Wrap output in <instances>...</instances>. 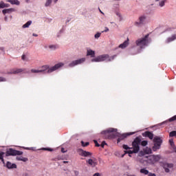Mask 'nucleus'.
Here are the masks:
<instances>
[{
	"mask_svg": "<svg viewBox=\"0 0 176 176\" xmlns=\"http://www.w3.org/2000/svg\"><path fill=\"white\" fill-rule=\"evenodd\" d=\"M137 162H139V163L144 164V163L146 162V160H145V158H144L143 157H138Z\"/></svg>",
	"mask_w": 176,
	"mask_h": 176,
	"instance_id": "25",
	"label": "nucleus"
},
{
	"mask_svg": "<svg viewBox=\"0 0 176 176\" xmlns=\"http://www.w3.org/2000/svg\"><path fill=\"white\" fill-rule=\"evenodd\" d=\"M116 131H118L117 129L109 128L108 129L102 131L101 134L104 135V138L112 140V138H115V137H120L119 133H116ZM113 133H116V135Z\"/></svg>",
	"mask_w": 176,
	"mask_h": 176,
	"instance_id": "3",
	"label": "nucleus"
},
{
	"mask_svg": "<svg viewBox=\"0 0 176 176\" xmlns=\"http://www.w3.org/2000/svg\"><path fill=\"white\" fill-rule=\"evenodd\" d=\"M169 137H176V131H173L169 133Z\"/></svg>",
	"mask_w": 176,
	"mask_h": 176,
	"instance_id": "34",
	"label": "nucleus"
},
{
	"mask_svg": "<svg viewBox=\"0 0 176 176\" xmlns=\"http://www.w3.org/2000/svg\"><path fill=\"white\" fill-rule=\"evenodd\" d=\"M145 136L146 137H148V138H150V140H153V133L149 132V131H146L145 132Z\"/></svg>",
	"mask_w": 176,
	"mask_h": 176,
	"instance_id": "27",
	"label": "nucleus"
},
{
	"mask_svg": "<svg viewBox=\"0 0 176 176\" xmlns=\"http://www.w3.org/2000/svg\"><path fill=\"white\" fill-rule=\"evenodd\" d=\"M0 30H1V26H0Z\"/></svg>",
	"mask_w": 176,
	"mask_h": 176,
	"instance_id": "64",
	"label": "nucleus"
},
{
	"mask_svg": "<svg viewBox=\"0 0 176 176\" xmlns=\"http://www.w3.org/2000/svg\"><path fill=\"white\" fill-rule=\"evenodd\" d=\"M129 45H130V39L127 37L126 40L119 45V47L120 49H126Z\"/></svg>",
	"mask_w": 176,
	"mask_h": 176,
	"instance_id": "14",
	"label": "nucleus"
},
{
	"mask_svg": "<svg viewBox=\"0 0 176 176\" xmlns=\"http://www.w3.org/2000/svg\"><path fill=\"white\" fill-rule=\"evenodd\" d=\"M23 71H24V69H12L10 72H8V74H20V72H23Z\"/></svg>",
	"mask_w": 176,
	"mask_h": 176,
	"instance_id": "18",
	"label": "nucleus"
},
{
	"mask_svg": "<svg viewBox=\"0 0 176 176\" xmlns=\"http://www.w3.org/2000/svg\"><path fill=\"white\" fill-rule=\"evenodd\" d=\"M86 61V58H81L72 61L69 65L68 67L72 68L74 67H76V65H79L80 64H83Z\"/></svg>",
	"mask_w": 176,
	"mask_h": 176,
	"instance_id": "9",
	"label": "nucleus"
},
{
	"mask_svg": "<svg viewBox=\"0 0 176 176\" xmlns=\"http://www.w3.org/2000/svg\"><path fill=\"white\" fill-rule=\"evenodd\" d=\"M174 120H176V115L170 118H169V122H174Z\"/></svg>",
	"mask_w": 176,
	"mask_h": 176,
	"instance_id": "39",
	"label": "nucleus"
},
{
	"mask_svg": "<svg viewBox=\"0 0 176 176\" xmlns=\"http://www.w3.org/2000/svg\"><path fill=\"white\" fill-rule=\"evenodd\" d=\"M6 167L7 168H17V165H16V164H12V162H7L6 164Z\"/></svg>",
	"mask_w": 176,
	"mask_h": 176,
	"instance_id": "17",
	"label": "nucleus"
},
{
	"mask_svg": "<svg viewBox=\"0 0 176 176\" xmlns=\"http://www.w3.org/2000/svg\"><path fill=\"white\" fill-rule=\"evenodd\" d=\"M148 176H156V174L152 173H149V172H148Z\"/></svg>",
	"mask_w": 176,
	"mask_h": 176,
	"instance_id": "44",
	"label": "nucleus"
},
{
	"mask_svg": "<svg viewBox=\"0 0 176 176\" xmlns=\"http://www.w3.org/2000/svg\"><path fill=\"white\" fill-rule=\"evenodd\" d=\"M170 144L174 147V140L173 139L169 140Z\"/></svg>",
	"mask_w": 176,
	"mask_h": 176,
	"instance_id": "40",
	"label": "nucleus"
},
{
	"mask_svg": "<svg viewBox=\"0 0 176 176\" xmlns=\"http://www.w3.org/2000/svg\"><path fill=\"white\" fill-rule=\"evenodd\" d=\"M23 175L24 176H28V173H24Z\"/></svg>",
	"mask_w": 176,
	"mask_h": 176,
	"instance_id": "59",
	"label": "nucleus"
},
{
	"mask_svg": "<svg viewBox=\"0 0 176 176\" xmlns=\"http://www.w3.org/2000/svg\"><path fill=\"white\" fill-rule=\"evenodd\" d=\"M4 20H5V21L7 22V21H8V16H6L4 17Z\"/></svg>",
	"mask_w": 176,
	"mask_h": 176,
	"instance_id": "54",
	"label": "nucleus"
},
{
	"mask_svg": "<svg viewBox=\"0 0 176 176\" xmlns=\"http://www.w3.org/2000/svg\"><path fill=\"white\" fill-rule=\"evenodd\" d=\"M14 12V8H8L2 10L3 14H6L7 13H12Z\"/></svg>",
	"mask_w": 176,
	"mask_h": 176,
	"instance_id": "21",
	"label": "nucleus"
},
{
	"mask_svg": "<svg viewBox=\"0 0 176 176\" xmlns=\"http://www.w3.org/2000/svg\"><path fill=\"white\" fill-rule=\"evenodd\" d=\"M125 154L128 153L129 155H132V153H137L135 152H134V150H129V151H125Z\"/></svg>",
	"mask_w": 176,
	"mask_h": 176,
	"instance_id": "33",
	"label": "nucleus"
},
{
	"mask_svg": "<svg viewBox=\"0 0 176 176\" xmlns=\"http://www.w3.org/2000/svg\"><path fill=\"white\" fill-rule=\"evenodd\" d=\"M87 56L93 57L91 60V63H102V61H112L116 57V55L109 57L108 54L100 55L96 57V52L91 49L87 50Z\"/></svg>",
	"mask_w": 176,
	"mask_h": 176,
	"instance_id": "1",
	"label": "nucleus"
},
{
	"mask_svg": "<svg viewBox=\"0 0 176 176\" xmlns=\"http://www.w3.org/2000/svg\"><path fill=\"white\" fill-rule=\"evenodd\" d=\"M165 3H166V0H162L161 1L159 2V6H160V8H163Z\"/></svg>",
	"mask_w": 176,
	"mask_h": 176,
	"instance_id": "32",
	"label": "nucleus"
},
{
	"mask_svg": "<svg viewBox=\"0 0 176 176\" xmlns=\"http://www.w3.org/2000/svg\"><path fill=\"white\" fill-rule=\"evenodd\" d=\"M141 145H142V146H146V145H148V141H146V140L142 141V142H141Z\"/></svg>",
	"mask_w": 176,
	"mask_h": 176,
	"instance_id": "36",
	"label": "nucleus"
},
{
	"mask_svg": "<svg viewBox=\"0 0 176 176\" xmlns=\"http://www.w3.org/2000/svg\"><path fill=\"white\" fill-rule=\"evenodd\" d=\"M124 157V154L122 155V157Z\"/></svg>",
	"mask_w": 176,
	"mask_h": 176,
	"instance_id": "62",
	"label": "nucleus"
},
{
	"mask_svg": "<svg viewBox=\"0 0 176 176\" xmlns=\"http://www.w3.org/2000/svg\"><path fill=\"white\" fill-rule=\"evenodd\" d=\"M58 1V0H54V2L55 3H57Z\"/></svg>",
	"mask_w": 176,
	"mask_h": 176,
	"instance_id": "58",
	"label": "nucleus"
},
{
	"mask_svg": "<svg viewBox=\"0 0 176 176\" xmlns=\"http://www.w3.org/2000/svg\"><path fill=\"white\" fill-rule=\"evenodd\" d=\"M30 72H32V74H39L41 72H43V70L32 69Z\"/></svg>",
	"mask_w": 176,
	"mask_h": 176,
	"instance_id": "29",
	"label": "nucleus"
},
{
	"mask_svg": "<svg viewBox=\"0 0 176 176\" xmlns=\"http://www.w3.org/2000/svg\"><path fill=\"white\" fill-rule=\"evenodd\" d=\"M151 43V41L149 40V34L146 35L144 37L138 38L135 41V45L140 49H145L148 45Z\"/></svg>",
	"mask_w": 176,
	"mask_h": 176,
	"instance_id": "2",
	"label": "nucleus"
},
{
	"mask_svg": "<svg viewBox=\"0 0 176 176\" xmlns=\"http://www.w3.org/2000/svg\"><path fill=\"white\" fill-rule=\"evenodd\" d=\"M140 144H141V139H140V138H136L132 142V147H131V149H133L135 153H138V152H140Z\"/></svg>",
	"mask_w": 176,
	"mask_h": 176,
	"instance_id": "6",
	"label": "nucleus"
},
{
	"mask_svg": "<svg viewBox=\"0 0 176 176\" xmlns=\"http://www.w3.org/2000/svg\"><path fill=\"white\" fill-rule=\"evenodd\" d=\"M64 65H65L64 63H58L50 68L48 65H44L41 67V69H40V71H43V72H45V71L47 69V74H52V72H54V71H57V69H60V68H63Z\"/></svg>",
	"mask_w": 176,
	"mask_h": 176,
	"instance_id": "4",
	"label": "nucleus"
},
{
	"mask_svg": "<svg viewBox=\"0 0 176 176\" xmlns=\"http://www.w3.org/2000/svg\"><path fill=\"white\" fill-rule=\"evenodd\" d=\"M159 1H160V0H155L156 2Z\"/></svg>",
	"mask_w": 176,
	"mask_h": 176,
	"instance_id": "63",
	"label": "nucleus"
},
{
	"mask_svg": "<svg viewBox=\"0 0 176 176\" xmlns=\"http://www.w3.org/2000/svg\"><path fill=\"white\" fill-rule=\"evenodd\" d=\"M145 157L147 159L146 160V164H155V163L160 160V155H151L146 156Z\"/></svg>",
	"mask_w": 176,
	"mask_h": 176,
	"instance_id": "5",
	"label": "nucleus"
},
{
	"mask_svg": "<svg viewBox=\"0 0 176 176\" xmlns=\"http://www.w3.org/2000/svg\"><path fill=\"white\" fill-rule=\"evenodd\" d=\"M81 144L82 146H87V145H89V142L85 143L83 141L81 142Z\"/></svg>",
	"mask_w": 176,
	"mask_h": 176,
	"instance_id": "41",
	"label": "nucleus"
},
{
	"mask_svg": "<svg viewBox=\"0 0 176 176\" xmlns=\"http://www.w3.org/2000/svg\"><path fill=\"white\" fill-rule=\"evenodd\" d=\"M133 134H135V132H131V133H124L120 136V138L118 139V143L120 142L122 140L126 138L127 135H133Z\"/></svg>",
	"mask_w": 176,
	"mask_h": 176,
	"instance_id": "15",
	"label": "nucleus"
},
{
	"mask_svg": "<svg viewBox=\"0 0 176 176\" xmlns=\"http://www.w3.org/2000/svg\"><path fill=\"white\" fill-rule=\"evenodd\" d=\"M146 20V16L145 15L140 16L139 17V19L135 22V25L137 27H140V25H142V24L145 23V21Z\"/></svg>",
	"mask_w": 176,
	"mask_h": 176,
	"instance_id": "10",
	"label": "nucleus"
},
{
	"mask_svg": "<svg viewBox=\"0 0 176 176\" xmlns=\"http://www.w3.org/2000/svg\"><path fill=\"white\" fill-rule=\"evenodd\" d=\"M78 152L80 156H84V157H91V153L89 151L78 149Z\"/></svg>",
	"mask_w": 176,
	"mask_h": 176,
	"instance_id": "12",
	"label": "nucleus"
},
{
	"mask_svg": "<svg viewBox=\"0 0 176 176\" xmlns=\"http://www.w3.org/2000/svg\"><path fill=\"white\" fill-rule=\"evenodd\" d=\"M3 155H5V153L3 152L0 153V160H1L3 164H5V160H3Z\"/></svg>",
	"mask_w": 176,
	"mask_h": 176,
	"instance_id": "31",
	"label": "nucleus"
},
{
	"mask_svg": "<svg viewBox=\"0 0 176 176\" xmlns=\"http://www.w3.org/2000/svg\"><path fill=\"white\" fill-rule=\"evenodd\" d=\"M93 176H101V174L100 173H96L94 174Z\"/></svg>",
	"mask_w": 176,
	"mask_h": 176,
	"instance_id": "45",
	"label": "nucleus"
},
{
	"mask_svg": "<svg viewBox=\"0 0 176 176\" xmlns=\"http://www.w3.org/2000/svg\"><path fill=\"white\" fill-rule=\"evenodd\" d=\"M154 146H153V151L156 152L157 149H160V146L162 145V140L159 137H155L153 139Z\"/></svg>",
	"mask_w": 176,
	"mask_h": 176,
	"instance_id": "7",
	"label": "nucleus"
},
{
	"mask_svg": "<svg viewBox=\"0 0 176 176\" xmlns=\"http://www.w3.org/2000/svg\"><path fill=\"white\" fill-rule=\"evenodd\" d=\"M52 3H53V0H45L44 6L45 8H52Z\"/></svg>",
	"mask_w": 176,
	"mask_h": 176,
	"instance_id": "19",
	"label": "nucleus"
},
{
	"mask_svg": "<svg viewBox=\"0 0 176 176\" xmlns=\"http://www.w3.org/2000/svg\"><path fill=\"white\" fill-rule=\"evenodd\" d=\"M129 156L130 157H131V154H129Z\"/></svg>",
	"mask_w": 176,
	"mask_h": 176,
	"instance_id": "61",
	"label": "nucleus"
},
{
	"mask_svg": "<svg viewBox=\"0 0 176 176\" xmlns=\"http://www.w3.org/2000/svg\"><path fill=\"white\" fill-rule=\"evenodd\" d=\"M163 167L165 170V173H170V170H173V168L174 167V164L165 162L163 164Z\"/></svg>",
	"mask_w": 176,
	"mask_h": 176,
	"instance_id": "11",
	"label": "nucleus"
},
{
	"mask_svg": "<svg viewBox=\"0 0 176 176\" xmlns=\"http://www.w3.org/2000/svg\"><path fill=\"white\" fill-rule=\"evenodd\" d=\"M146 155H151L152 153V149L151 148L146 147L143 149Z\"/></svg>",
	"mask_w": 176,
	"mask_h": 176,
	"instance_id": "26",
	"label": "nucleus"
},
{
	"mask_svg": "<svg viewBox=\"0 0 176 176\" xmlns=\"http://www.w3.org/2000/svg\"><path fill=\"white\" fill-rule=\"evenodd\" d=\"M4 8H9V4L5 3V4H4Z\"/></svg>",
	"mask_w": 176,
	"mask_h": 176,
	"instance_id": "52",
	"label": "nucleus"
},
{
	"mask_svg": "<svg viewBox=\"0 0 176 176\" xmlns=\"http://www.w3.org/2000/svg\"><path fill=\"white\" fill-rule=\"evenodd\" d=\"M22 60H25V55L22 56Z\"/></svg>",
	"mask_w": 176,
	"mask_h": 176,
	"instance_id": "55",
	"label": "nucleus"
},
{
	"mask_svg": "<svg viewBox=\"0 0 176 176\" xmlns=\"http://www.w3.org/2000/svg\"><path fill=\"white\" fill-rule=\"evenodd\" d=\"M31 24H32V21H28L22 25V28H30V25H31Z\"/></svg>",
	"mask_w": 176,
	"mask_h": 176,
	"instance_id": "23",
	"label": "nucleus"
},
{
	"mask_svg": "<svg viewBox=\"0 0 176 176\" xmlns=\"http://www.w3.org/2000/svg\"><path fill=\"white\" fill-rule=\"evenodd\" d=\"M86 162L91 167H96L97 166V159L92 157L86 161Z\"/></svg>",
	"mask_w": 176,
	"mask_h": 176,
	"instance_id": "13",
	"label": "nucleus"
},
{
	"mask_svg": "<svg viewBox=\"0 0 176 176\" xmlns=\"http://www.w3.org/2000/svg\"><path fill=\"white\" fill-rule=\"evenodd\" d=\"M0 82H6V78L3 77H0Z\"/></svg>",
	"mask_w": 176,
	"mask_h": 176,
	"instance_id": "42",
	"label": "nucleus"
},
{
	"mask_svg": "<svg viewBox=\"0 0 176 176\" xmlns=\"http://www.w3.org/2000/svg\"><path fill=\"white\" fill-rule=\"evenodd\" d=\"M109 31V29L108 28H105V30L102 32H108Z\"/></svg>",
	"mask_w": 176,
	"mask_h": 176,
	"instance_id": "48",
	"label": "nucleus"
},
{
	"mask_svg": "<svg viewBox=\"0 0 176 176\" xmlns=\"http://www.w3.org/2000/svg\"><path fill=\"white\" fill-rule=\"evenodd\" d=\"M48 49L50 50H52V51L54 52V50H57V49H58V47L56 45H48Z\"/></svg>",
	"mask_w": 176,
	"mask_h": 176,
	"instance_id": "22",
	"label": "nucleus"
},
{
	"mask_svg": "<svg viewBox=\"0 0 176 176\" xmlns=\"http://www.w3.org/2000/svg\"><path fill=\"white\" fill-rule=\"evenodd\" d=\"M99 12H100V13L102 14H105L103 12H102L100 9H99Z\"/></svg>",
	"mask_w": 176,
	"mask_h": 176,
	"instance_id": "57",
	"label": "nucleus"
},
{
	"mask_svg": "<svg viewBox=\"0 0 176 176\" xmlns=\"http://www.w3.org/2000/svg\"><path fill=\"white\" fill-rule=\"evenodd\" d=\"M63 163L67 164L68 163V161H63Z\"/></svg>",
	"mask_w": 176,
	"mask_h": 176,
	"instance_id": "60",
	"label": "nucleus"
},
{
	"mask_svg": "<svg viewBox=\"0 0 176 176\" xmlns=\"http://www.w3.org/2000/svg\"><path fill=\"white\" fill-rule=\"evenodd\" d=\"M122 148H123L124 149H125L126 151H127V149H131V147H129V146H127V145H126V144H124V145L122 146Z\"/></svg>",
	"mask_w": 176,
	"mask_h": 176,
	"instance_id": "38",
	"label": "nucleus"
},
{
	"mask_svg": "<svg viewBox=\"0 0 176 176\" xmlns=\"http://www.w3.org/2000/svg\"><path fill=\"white\" fill-rule=\"evenodd\" d=\"M166 122H167V121H164V122H162L161 124H160V126H162V124H164V123H166Z\"/></svg>",
	"mask_w": 176,
	"mask_h": 176,
	"instance_id": "53",
	"label": "nucleus"
},
{
	"mask_svg": "<svg viewBox=\"0 0 176 176\" xmlns=\"http://www.w3.org/2000/svg\"><path fill=\"white\" fill-rule=\"evenodd\" d=\"M0 50H1V52H5V48L3 47H0Z\"/></svg>",
	"mask_w": 176,
	"mask_h": 176,
	"instance_id": "49",
	"label": "nucleus"
},
{
	"mask_svg": "<svg viewBox=\"0 0 176 176\" xmlns=\"http://www.w3.org/2000/svg\"><path fill=\"white\" fill-rule=\"evenodd\" d=\"M94 142L96 146H100V144H98V142H97V140H94Z\"/></svg>",
	"mask_w": 176,
	"mask_h": 176,
	"instance_id": "43",
	"label": "nucleus"
},
{
	"mask_svg": "<svg viewBox=\"0 0 176 176\" xmlns=\"http://www.w3.org/2000/svg\"><path fill=\"white\" fill-rule=\"evenodd\" d=\"M23 151L10 148L6 151V156H21Z\"/></svg>",
	"mask_w": 176,
	"mask_h": 176,
	"instance_id": "8",
	"label": "nucleus"
},
{
	"mask_svg": "<svg viewBox=\"0 0 176 176\" xmlns=\"http://www.w3.org/2000/svg\"><path fill=\"white\" fill-rule=\"evenodd\" d=\"M24 149H26L27 151H30L31 149L30 147H23Z\"/></svg>",
	"mask_w": 176,
	"mask_h": 176,
	"instance_id": "51",
	"label": "nucleus"
},
{
	"mask_svg": "<svg viewBox=\"0 0 176 176\" xmlns=\"http://www.w3.org/2000/svg\"><path fill=\"white\" fill-rule=\"evenodd\" d=\"M141 174H144V175H148L149 174V170H146V168H144L140 169Z\"/></svg>",
	"mask_w": 176,
	"mask_h": 176,
	"instance_id": "28",
	"label": "nucleus"
},
{
	"mask_svg": "<svg viewBox=\"0 0 176 176\" xmlns=\"http://www.w3.org/2000/svg\"><path fill=\"white\" fill-rule=\"evenodd\" d=\"M5 8V3L3 1L0 2V9H3Z\"/></svg>",
	"mask_w": 176,
	"mask_h": 176,
	"instance_id": "37",
	"label": "nucleus"
},
{
	"mask_svg": "<svg viewBox=\"0 0 176 176\" xmlns=\"http://www.w3.org/2000/svg\"><path fill=\"white\" fill-rule=\"evenodd\" d=\"M32 36L36 37V36H38V34L33 33Z\"/></svg>",
	"mask_w": 176,
	"mask_h": 176,
	"instance_id": "56",
	"label": "nucleus"
},
{
	"mask_svg": "<svg viewBox=\"0 0 176 176\" xmlns=\"http://www.w3.org/2000/svg\"><path fill=\"white\" fill-rule=\"evenodd\" d=\"M107 144V143H105V142H102V148H104V145H106Z\"/></svg>",
	"mask_w": 176,
	"mask_h": 176,
	"instance_id": "50",
	"label": "nucleus"
},
{
	"mask_svg": "<svg viewBox=\"0 0 176 176\" xmlns=\"http://www.w3.org/2000/svg\"><path fill=\"white\" fill-rule=\"evenodd\" d=\"M7 2H9L11 5H20L19 0H8Z\"/></svg>",
	"mask_w": 176,
	"mask_h": 176,
	"instance_id": "24",
	"label": "nucleus"
},
{
	"mask_svg": "<svg viewBox=\"0 0 176 176\" xmlns=\"http://www.w3.org/2000/svg\"><path fill=\"white\" fill-rule=\"evenodd\" d=\"M44 49H45V50H48L49 45H44Z\"/></svg>",
	"mask_w": 176,
	"mask_h": 176,
	"instance_id": "46",
	"label": "nucleus"
},
{
	"mask_svg": "<svg viewBox=\"0 0 176 176\" xmlns=\"http://www.w3.org/2000/svg\"><path fill=\"white\" fill-rule=\"evenodd\" d=\"M16 159L19 162H28V158L24 157L23 156H19V157L18 156V157H16Z\"/></svg>",
	"mask_w": 176,
	"mask_h": 176,
	"instance_id": "20",
	"label": "nucleus"
},
{
	"mask_svg": "<svg viewBox=\"0 0 176 176\" xmlns=\"http://www.w3.org/2000/svg\"><path fill=\"white\" fill-rule=\"evenodd\" d=\"M175 39H176V34H173L170 37H168L166 39L165 43H170V42L175 41Z\"/></svg>",
	"mask_w": 176,
	"mask_h": 176,
	"instance_id": "16",
	"label": "nucleus"
},
{
	"mask_svg": "<svg viewBox=\"0 0 176 176\" xmlns=\"http://www.w3.org/2000/svg\"><path fill=\"white\" fill-rule=\"evenodd\" d=\"M100 36H101V33H100V32H97V33L94 35L95 39H98V38H100Z\"/></svg>",
	"mask_w": 176,
	"mask_h": 176,
	"instance_id": "35",
	"label": "nucleus"
},
{
	"mask_svg": "<svg viewBox=\"0 0 176 176\" xmlns=\"http://www.w3.org/2000/svg\"><path fill=\"white\" fill-rule=\"evenodd\" d=\"M145 155H146V154L145 153V151H144V150H143V151H141L139 152L138 157H143V156H145Z\"/></svg>",
	"mask_w": 176,
	"mask_h": 176,
	"instance_id": "30",
	"label": "nucleus"
},
{
	"mask_svg": "<svg viewBox=\"0 0 176 176\" xmlns=\"http://www.w3.org/2000/svg\"><path fill=\"white\" fill-rule=\"evenodd\" d=\"M61 152H62L63 153H65L67 151H65V149L64 148H61Z\"/></svg>",
	"mask_w": 176,
	"mask_h": 176,
	"instance_id": "47",
	"label": "nucleus"
}]
</instances>
